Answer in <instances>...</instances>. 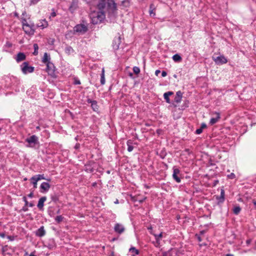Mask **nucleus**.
<instances>
[{
    "label": "nucleus",
    "mask_w": 256,
    "mask_h": 256,
    "mask_svg": "<svg viewBox=\"0 0 256 256\" xmlns=\"http://www.w3.org/2000/svg\"><path fill=\"white\" fill-rule=\"evenodd\" d=\"M212 59L216 64L218 65H222L228 62L227 58L224 55H220L216 58L213 56Z\"/></svg>",
    "instance_id": "obj_7"
},
{
    "label": "nucleus",
    "mask_w": 256,
    "mask_h": 256,
    "mask_svg": "<svg viewBox=\"0 0 256 256\" xmlns=\"http://www.w3.org/2000/svg\"><path fill=\"white\" fill-rule=\"evenodd\" d=\"M48 26V22L46 20H42L40 22V23L38 25V27H41L42 28H46Z\"/></svg>",
    "instance_id": "obj_29"
},
{
    "label": "nucleus",
    "mask_w": 256,
    "mask_h": 256,
    "mask_svg": "<svg viewBox=\"0 0 256 256\" xmlns=\"http://www.w3.org/2000/svg\"><path fill=\"white\" fill-rule=\"evenodd\" d=\"M34 204H33V202H28V206H30V207H33L34 206Z\"/></svg>",
    "instance_id": "obj_60"
},
{
    "label": "nucleus",
    "mask_w": 256,
    "mask_h": 256,
    "mask_svg": "<svg viewBox=\"0 0 256 256\" xmlns=\"http://www.w3.org/2000/svg\"><path fill=\"white\" fill-rule=\"evenodd\" d=\"M235 177L236 176L234 173H231L230 174L228 175V178L230 179H234L235 178Z\"/></svg>",
    "instance_id": "obj_47"
},
{
    "label": "nucleus",
    "mask_w": 256,
    "mask_h": 256,
    "mask_svg": "<svg viewBox=\"0 0 256 256\" xmlns=\"http://www.w3.org/2000/svg\"><path fill=\"white\" fill-rule=\"evenodd\" d=\"M109 256H114V252H112Z\"/></svg>",
    "instance_id": "obj_63"
},
{
    "label": "nucleus",
    "mask_w": 256,
    "mask_h": 256,
    "mask_svg": "<svg viewBox=\"0 0 256 256\" xmlns=\"http://www.w3.org/2000/svg\"><path fill=\"white\" fill-rule=\"evenodd\" d=\"M50 187V184L46 182H43L40 186V189L41 192H46L48 191Z\"/></svg>",
    "instance_id": "obj_13"
},
{
    "label": "nucleus",
    "mask_w": 256,
    "mask_h": 256,
    "mask_svg": "<svg viewBox=\"0 0 256 256\" xmlns=\"http://www.w3.org/2000/svg\"><path fill=\"white\" fill-rule=\"evenodd\" d=\"M226 256H234V255L231 254H226Z\"/></svg>",
    "instance_id": "obj_62"
},
{
    "label": "nucleus",
    "mask_w": 256,
    "mask_h": 256,
    "mask_svg": "<svg viewBox=\"0 0 256 256\" xmlns=\"http://www.w3.org/2000/svg\"><path fill=\"white\" fill-rule=\"evenodd\" d=\"M91 108L94 112H96L98 110L99 106L96 100H94L92 103L91 104Z\"/></svg>",
    "instance_id": "obj_24"
},
{
    "label": "nucleus",
    "mask_w": 256,
    "mask_h": 256,
    "mask_svg": "<svg viewBox=\"0 0 256 256\" xmlns=\"http://www.w3.org/2000/svg\"><path fill=\"white\" fill-rule=\"evenodd\" d=\"M216 198L218 200V204H222L224 202L225 198L224 197H222V196H216Z\"/></svg>",
    "instance_id": "obj_34"
},
{
    "label": "nucleus",
    "mask_w": 256,
    "mask_h": 256,
    "mask_svg": "<svg viewBox=\"0 0 256 256\" xmlns=\"http://www.w3.org/2000/svg\"><path fill=\"white\" fill-rule=\"evenodd\" d=\"M74 84L77 85V84H80V82L78 78H74Z\"/></svg>",
    "instance_id": "obj_43"
},
{
    "label": "nucleus",
    "mask_w": 256,
    "mask_h": 256,
    "mask_svg": "<svg viewBox=\"0 0 256 256\" xmlns=\"http://www.w3.org/2000/svg\"><path fill=\"white\" fill-rule=\"evenodd\" d=\"M74 49L70 46H68L65 48V52L66 54H70L74 52Z\"/></svg>",
    "instance_id": "obj_33"
},
{
    "label": "nucleus",
    "mask_w": 256,
    "mask_h": 256,
    "mask_svg": "<svg viewBox=\"0 0 256 256\" xmlns=\"http://www.w3.org/2000/svg\"><path fill=\"white\" fill-rule=\"evenodd\" d=\"M80 147V144H76L74 146V148L77 150V149L79 148Z\"/></svg>",
    "instance_id": "obj_61"
},
{
    "label": "nucleus",
    "mask_w": 256,
    "mask_h": 256,
    "mask_svg": "<svg viewBox=\"0 0 256 256\" xmlns=\"http://www.w3.org/2000/svg\"><path fill=\"white\" fill-rule=\"evenodd\" d=\"M216 118H212L210 120V124L211 125H213V124H215L216 123L220 118V114L219 113L216 112Z\"/></svg>",
    "instance_id": "obj_20"
},
{
    "label": "nucleus",
    "mask_w": 256,
    "mask_h": 256,
    "mask_svg": "<svg viewBox=\"0 0 256 256\" xmlns=\"http://www.w3.org/2000/svg\"><path fill=\"white\" fill-rule=\"evenodd\" d=\"M172 170H173L172 178L177 182H178V183L180 182L181 179L178 176V174H179L180 173V170L178 168H177L176 166H174L173 167Z\"/></svg>",
    "instance_id": "obj_10"
},
{
    "label": "nucleus",
    "mask_w": 256,
    "mask_h": 256,
    "mask_svg": "<svg viewBox=\"0 0 256 256\" xmlns=\"http://www.w3.org/2000/svg\"><path fill=\"white\" fill-rule=\"evenodd\" d=\"M46 196H42L39 199L38 204H37V206L39 208L40 210H43L44 202L46 201Z\"/></svg>",
    "instance_id": "obj_16"
},
{
    "label": "nucleus",
    "mask_w": 256,
    "mask_h": 256,
    "mask_svg": "<svg viewBox=\"0 0 256 256\" xmlns=\"http://www.w3.org/2000/svg\"><path fill=\"white\" fill-rule=\"evenodd\" d=\"M52 244H48V246H47V247L51 250V249H52L56 247V245L54 243V241L52 240Z\"/></svg>",
    "instance_id": "obj_41"
},
{
    "label": "nucleus",
    "mask_w": 256,
    "mask_h": 256,
    "mask_svg": "<svg viewBox=\"0 0 256 256\" xmlns=\"http://www.w3.org/2000/svg\"><path fill=\"white\" fill-rule=\"evenodd\" d=\"M252 239L250 238V239H248L246 240V244H247V246H248L250 244L251 242H252Z\"/></svg>",
    "instance_id": "obj_54"
},
{
    "label": "nucleus",
    "mask_w": 256,
    "mask_h": 256,
    "mask_svg": "<svg viewBox=\"0 0 256 256\" xmlns=\"http://www.w3.org/2000/svg\"><path fill=\"white\" fill-rule=\"evenodd\" d=\"M31 184L33 185L34 188H37V183L38 180H37L35 178L32 176L30 179Z\"/></svg>",
    "instance_id": "obj_30"
},
{
    "label": "nucleus",
    "mask_w": 256,
    "mask_h": 256,
    "mask_svg": "<svg viewBox=\"0 0 256 256\" xmlns=\"http://www.w3.org/2000/svg\"><path fill=\"white\" fill-rule=\"evenodd\" d=\"M56 16V12H52L51 13L50 16V18H51V17L54 18V17H55Z\"/></svg>",
    "instance_id": "obj_56"
},
{
    "label": "nucleus",
    "mask_w": 256,
    "mask_h": 256,
    "mask_svg": "<svg viewBox=\"0 0 256 256\" xmlns=\"http://www.w3.org/2000/svg\"><path fill=\"white\" fill-rule=\"evenodd\" d=\"M64 219V217H63L62 216H58L55 218V221L58 223H60Z\"/></svg>",
    "instance_id": "obj_35"
},
{
    "label": "nucleus",
    "mask_w": 256,
    "mask_h": 256,
    "mask_svg": "<svg viewBox=\"0 0 256 256\" xmlns=\"http://www.w3.org/2000/svg\"><path fill=\"white\" fill-rule=\"evenodd\" d=\"M28 196L30 198H32L34 197V192H31L28 195Z\"/></svg>",
    "instance_id": "obj_53"
},
{
    "label": "nucleus",
    "mask_w": 256,
    "mask_h": 256,
    "mask_svg": "<svg viewBox=\"0 0 256 256\" xmlns=\"http://www.w3.org/2000/svg\"><path fill=\"white\" fill-rule=\"evenodd\" d=\"M85 166L86 167L85 170L88 172H93L94 171V169L92 168H91L89 164H86Z\"/></svg>",
    "instance_id": "obj_38"
},
{
    "label": "nucleus",
    "mask_w": 256,
    "mask_h": 256,
    "mask_svg": "<svg viewBox=\"0 0 256 256\" xmlns=\"http://www.w3.org/2000/svg\"><path fill=\"white\" fill-rule=\"evenodd\" d=\"M106 9L108 14V17L111 18H116L118 9L116 4L114 0H110L108 2Z\"/></svg>",
    "instance_id": "obj_3"
},
{
    "label": "nucleus",
    "mask_w": 256,
    "mask_h": 256,
    "mask_svg": "<svg viewBox=\"0 0 256 256\" xmlns=\"http://www.w3.org/2000/svg\"><path fill=\"white\" fill-rule=\"evenodd\" d=\"M14 59L17 62H20L26 59V56L24 52H20L16 54Z\"/></svg>",
    "instance_id": "obj_14"
},
{
    "label": "nucleus",
    "mask_w": 256,
    "mask_h": 256,
    "mask_svg": "<svg viewBox=\"0 0 256 256\" xmlns=\"http://www.w3.org/2000/svg\"><path fill=\"white\" fill-rule=\"evenodd\" d=\"M29 256H36L34 255L33 253H30V254L29 255Z\"/></svg>",
    "instance_id": "obj_64"
},
{
    "label": "nucleus",
    "mask_w": 256,
    "mask_h": 256,
    "mask_svg": "<svg viewBox=\"0 0 256 256\" xmlns=\"http://www.w3.org/2000/svg\"><path fill=\"white\" fill-rule=\"evenodd\" d=\"M202 132V130L200 128H198L196 132H195V134H200Z\"/></svg>",
    "instance_id": "obj_46"
},
{
    "label": "nucleus",
    "mask_w": 256,
    "mask_h": 256,
    "mask_svg": "<svg viewBox=\"0 0 256 256\" xmlns=\"http://www.w3.org/2000/svg\"><path fill=\"white\" fill-rule=\"evenodd\" d=\"M94 100H91L90 98H88V99L86 100V102H88V104H91L92 103V102H94Z\"/></svg>",
    "instance_id": "obj_55"
},
{
    "label": "nucleus",
    "mask_w": 256,
    "mask_h": 256,
    "mask_svg": "<svg viewBox=\"0 0 256 256\" xmlns=\"http://www.w3.org/2000/svg\"><path fill=\"white\" fill-rule=\"evenodd\" d=\"M104 70L103 68L102 70V72L100 75V84L102 85H104L105 84V78H104Z\"/></svg>",
    "instance_id": "obj_32"
},
{
    "label": "nucleus",
    "mask_w": 256,
    "mask_h": 256,
    "mask_svg": "<svg viewBox=\"0 0 256 256\" xmlns=\"http://www.w3.org/2000/svg\"><path fill=\"white\" fill-rule=\"evenodd\" d=\"M220 196H222V197L224 198L225 192H224V190L223 188H222L220 190Z\"/></svg>",
    "instance_id": "obj_50"
},
{
    "label": "nucleus",
    "mask_w": 256,
    "mask_h": 256,
    "mask_svg": "<svg viewBox=\"0 0 256 256\" xmlns=\"http://www.w3.org/2000/svg\"><path fill=\"white\" fill-rule=\"evenodd\" d=\"M131 0H123L122 1L120 6L124 8H128L131 4Z\"/></svg>",
    "instance_id": "obj_25"
},
{
    "label": "nucleus",
    "mask_w": 256,
    "mask_h": 256,
    "mask_svg": "<svg viewBox=\"0 0 256 256\" xmlns=\"http://www.w3.org/2000/svg\"><path fill=\"white\" fill-rule=\"evenodd\" d=\"M46 66V71L48 75L52 78H56L57 76L56 73V68L54 64L52 62H48Z\"/></svg>",
    "instance_id": "obj_5"
},
{
    "label": "nucleus",
    "mask_w": 256,
    "mask_h": 256,
    "mask_svg": "<svg viewBox=\"0 0 256 256\" xmlns=\"http://www.w3.org/2000/svg\"><path fill=\"white\" fill-rule=\"evenodd\" d=\"M205 233H206V230H202L200 232V234H200V236H201L202 235L204 234Z\"/></svg>",
    "instance_id": "obj_58"
},
{
    "label": "nucleus",
    "mask_w": 256,
    "mask_h": 256,
    "mask_svg": "<svg viewBox=\"0 0 256 256\" xmlns=\"http://www.w3.org/2000/svg\"><path fill=\"white\" fill-rule=\"evenodd\" d=\"M60 196V194L59 192H54L53 194H52L50 196L52 201L54 203L58 202Z\"/></svg>",
    "instance_id": "obj_18"
},
{
    "label": "nucleus",
    "mask_w": 256,
    "mask_h": 256,
    "mask_svg": "<svg viewBox=\"0 0 256 256\" xmlns=\"http://www.w3.org/2000/svg\"><path fill=\"white\" fill-rule=\"evenodd\" d=\"M22 200L24 202V205L28 206V201L27 198L26 196H23Z\"/></svg>",
    "instance_id": "obj_48"
},
{
    "label": "nucleus",
    "mask_w": 256,
    "mask_h": 256,
    "mask_svg": "<svg viewBox=\"0 0 256 256\" xmlns=\"http://www.w3.org/2000/svg\"><path fill=\"white\" fill-rule=\"evenodd\" d=\"M118 36H116L112 43V46L114 50L116 51L118 50L120 45L121 43V37L119 34Z\"/></svg>",
    "instance_id": "obj_8"
},
{
    "label": "nucleus",
    "mask_w": 256,
    "mask_h": 256,
    "mask_svg": "<svg viewBox=\"0 0 256 256\" xmlns=\"http://www.w3.org/2000/svg\"><path fill=\"white\" fill-rule=\"evenodd\" d=\"M110 2V0H100L98 4V8L100 10L102 15H104V12H103L104 9L106 8V6L108 5V2Z\"/></svg>",
    "instance_id": "obj_9"
},
{
    "label": "nucleus",
    "mask_w": 256,
    "mask_h": 256,
    "mask_svg": "<svg viewBox=\"0 0 256 256\" xmlns=\"http://www.w3.org/2000/svg\"><path fill=\"white\" fill-rule=\"evenodd\" d=\"M89 24L86 20H82L79 24H76L73 28L74 34H84L88 30Z\"/></svg>",
    "instance_id": "obj_1"
},
{
    "label": "nucleus",
    "mask_w": 256,
    "mask_h": 256,
    "mask_svg": "<svg viewBox=\"0 0 256 256\" xmlns=\"http://www.w3.org/2000/svg\"><path fill=\"white\" fill-rule=\"evenodd\" d=\"M0 236L2 238H4L6 236V234L4 232L0 233Z\"/></svg>",
    "instance_id": "obj_59"
},
{
    "label": "nucleus",
    "mask_w": 256,
    "mask_h": 256,
    "mask_svg": "<svg viewBox=\"0 0 256 256\" xmlns=\"http://www.w3.org/2000/svg\"><path fill=\"white\" fill-rule=\"evenodd\" d=\"M241 210L242 208L240 206H236L233 208V212L234 214L238 215L240 213Z\"/></svg>",
    "instance_id": "obj_28"
},
{
    "label": "nucleus",
    "mask_w": 256,
    "mask_h": 256,
    "mask_svg": "<svg viewBox=\"0 0 256 256\" xmlns=\"http://www.w3.org/2000/svg\"><path fill=\"white\" fill-rule=\"evenodd\" d=\"M28 210V206L24 205L22 208L20 210V212H26Z\"/></svg>",
    "instance_id": "obj_42"
},
{
    "label": "nucleus",
    "mask_w": 256,
    "mask_h": 256,
    "mask_svg": "<svg viewBox=\"0 0 256 256\" xmlns=\"http://www.w3.org/2000/svg\"><path fill=\"white\" fill-rule=\"evenodd\" d=\"M195 236L197 238L198 242H200L202 241V238L200 236V234H196Z\"/></svg>",
    "instance_id": "obj_49"
},
{
    "label": "nucleus",
    "mask_w": 256,
    "mask_h": 256,
    "mask_svg": "<svg viewBox=\"0 0 256 256\" xmlns=\"http://www.w3.org/2000/svg\"><path fill=\"white\" fill-rule=\"evenodd\" d=\"M50 60V55H48L46 52H45L42 59V62L46 64L48 62H51Z\"/></svg>",
    "instance_id": "obj_21"
},
{
    "label": "nucleus",
    "mask_w": 256,
    "mask_h": 256,
    "mask_svg": "<svg viewBox=\"0 0 256 256\" xmlns=\"http://www.w3.org/2000/svg\"><path fill=\"white\" fill-rule=\"evenodd\" d=\"M33 177L35 178L38 181H39L40 180H46V178H44V174H36V175L34 176Z\"/></svg>",
    "instance_id": "obj_31"
},
{
    "label": "nucleus",
    "mask_w": 256,
    "mask_h": 256,
    "mask_svg": "<svg viewBox=\"0 0 256 256\" xmlns=\"http://www.w3.org/2000/svg\"><path fill=\"white\" fill-rule=\"evenodd\" d=\"M132 140H128L126 142V144L128 146V152H131L134 149V146H132Z\"/></svg>",
    "instance_id": "obj_27"
},
{
    "label": "nucleus",
    "mask_w": 256,
    "mask_h": 256,
    "mask_svg": "<svg viewBox=\"0 0 256 256\" xmlns=\"http://www.w3.org/2000/svg\"><path fill=\"white\" fill-rule=\"evenodd\" d=\"M157 154L158 155L160 158L162 159H164L166 156L167 153L166 152V150L164 148H163L158 153V152H156Z\"/></svg>",
    "instance_id": "obj_23"
},
{
    "label": "nucleus",
    "mask_w": 256,
    "mask_h": 256,
    "mask_svg": "<svg viewBox=\"0 0 256 256\" xmlns=\"http://www.w3.org/2000/svg\"><path fill=\"white\" fill-rule=\"evenodd\" d=\"M25 142L28 143V144L26 145L28 148H35L36 146H39L40 145L38 138L36 135H32L27 138L25 140Z\"/></svg>",
    "instance_id": "obj_4"
},
{
    "label": "nucleus",
    "mask_w": 256,
    "mask_h": 256,
    "mask_svg": "<svg viewBox=\"0 0 256 256\" xmlns=\"http://www.w3.org/2000/svg\"><path fill=\"white\" fill-rule=\"evenodd\" d=\"M182 98V93L181 91L179 90L176 92V94L174 98V102L176 104L180 103Z\"/></svg>",
    "instance_id": "obj_17"
},
{
    "label": "nucleus",
    "mask_w": 256,
    "mask_h": 256,
    "mask_svg": "<svg viewBox=\"0 0 256 256\" xmlns=\"http://www.w3.org/2000/svg\"><path fill=\"white\" fill-rule=\"evenodd\" d=\"M78 8V0H72L68 10L71 13H74Z\"/></svg>",
    "instance_id": "obj_11"
},
{
    "label": "nucleus",
    "mask_w": 256,
    "mask_h": 256,
    "mask_svg": "<svg viewBox=\"0 0 256 256\" xmlns=\"http://www.w3.org/2000/svg\"><path fill=\"white\" fill-rule=\"evenodd\" d=\"M166 75H167V72L164 70H162V76L165 77L166 76Z\"/></svg>",
    "instance_id": "obj_51"
},
{
    "label": "nucleus",
    "mask_w": 256,
    "mask_h": 256,
    "mask_svg": "<svg viewBox=\"0 0 256 256\" xmlns=\"http://www.w3.org/2000/svg\"><path fill=\"white\" fill-rule=\"evenodd\" d=\"M206 128V124L204 122L202 123L200 126V128L203 130V129Z\"/></svg>",
    "instance_id": "obj_52"
},
{
    "label": "nucleus",
    "mask_w": 256,
    "mask_h": 256,
    "mask_svg": "<svg viewBox=\"0 0 256 256\" xmlns=\"http://www.w3.org/2000/svg\"><path fill=\"white\" fill-rule=\"evenodd\" d=\"M22 28L24 32L28 36H32L35 32V26L33 22H28L26 18L21 19Z\"/></svg>",
    "instance_id": "obj_2"
},
{
    "label": "nucleus",
    "mask_w": 256,
    "mask_h": 256,
    "mask_svg": "<svg viewBox=\"0 0 256 256\" xmlns=\"http://www.w3.org/2000/svg\"><path fill=\"white\" fill-rule=\"evenodd\" d=\"M154 10V5L151 4L150 6L149 12L150 16H152L153 14V16H155V13L153 12Z\"/></svg>",
    "instance_id": "obj_40"
},
{
    "label": "nucleus",
    "mask_w": 256,
    "mask_h": 256,
    "mask_svg": "<svg viewBox=\"0 0 256 256\" xmlns=\"http://www.w3.org/2000/svg\"><path fill=\"white\" fill-rule=\"evenodd\" d=\"M34 52H33V54L34 56H36L38 54V46L37 44H34Z\"/></svg>",
    "instance_id": "obj_36"
},
{
    "label": "nucleus",
    "mask_w": 256,
    "mask_h": 256,
    "mask_svg": "<svg viewBox=\"0 0 256 256\" xmlns=\"http://www.w3.org/2000/svg\"><path fill=\"white\" fill-rule=\"evenodd\" d=\"M174 94V92L172 91H168V92H166L164 93V98L166 102L168 103H170V96H172Z\"/></svg>",
    "instance_id": "obj_19"
},
{
    "label": "nucleus",
    "mask_w": 256,
    "mask_h": 256,
    "mask_svg": "<svg viewBox=\"0 0 256 256\" xmlns=\"http://www.w3.org/2000/svg\"><path fill=\"white\" fill-rule=\"evenodd\" d=\"M160 72V70H156L155 71V74L158 76V74Z\"/></svg>",
    "instance_id": "obj_57"
},
{
    "label": "nucleus",
    "mask_w": 256,
    "mask_h": 256,
    "mask_svg": "<svg viewBox=\"0 0 256 256\" xmlns=\"http://www.w3.org/2000/svg\"><path fill=\"white\" fill-rule=\"evenodd\" d=\"M172 58L173 60L176 62H180L182 60V58L178 54H174L172 56Z\"/></svg>",
    "instance_id": "obj_22"
},
{
    "label": "nucleus",
    "mask_w": 256,
    "mask_h": 256,
    "mask_svg": "<svg viewBox=\"0 0 256 256\" xmlns=\"http://www.w3.org/2000/svg\"><path fill=\"white\" fill-rule=\"evenodd\" d=\"M20 69L24 74H26L28 73L34 72V68L32 66H30L28 62H24L20 65Z\"/></svg>",
    "instance_id": "obj_6"
},
{
    "label": "nucleus",
    "mask_w": 256,
    "mask_h": 256,
    "mask_svg": "<svg viewBox=\"0 0 256 256\" xmlns=\"http://www.w3.org/2000/svg\"><path fill=\"white\" fill-rule=\"evenodd\" d=\"M154 236L156 238V242H159L160 239L162 238V233L160 232V234H154Z\"/></svg>",
    "instance_id": "obj_37"
},
{
    "label": "nucleus",
    "mask_w": 256,
    "mask_h": 256,
    "mask_svg": "<svg viewBox=\"0 0 256 256\" xmlns=\"http://www.w3.org/2000/svg\"><path fill=\"white\" fill-rule=\"evenodd\" d=\"M46 232L43 226L38 229L35 232L36 235L39 237L44 236L46 234Z\"/></svg>",
    "instance_id": "obj_15"
},
{
    "label": "nucleus",
    "mask_w": 256,
    "mask_h": 256,
    "mask_svg": "<svg viewBox=\"0 0 256 256\" xmlns=\"http://www.w3.org/2000/svg\"><path fill=\"white\" fill-rule=\"evenodd\" d=\"M132 70H133L134 72L136 74H138L140 72V68L138 66H134Z\"/></svg>",
    "instance_id": "obj_39"
},
{
    "label": "nucleus",
    "mask_w": 256,
    "mask_h": 256,
    "mask_svg": "<svg viewBox=\"0 0 256 256\" xmlns=\"http://www.w3.org/2000/svg\"><path fill=\"white\" fill-rule=\"evenodd\" d=\"M129 252L132 254V256H136V255H138L140 253L139 250L133 246L129 249Z\"/></svg>",
    "instance_id": "obj_26"
},
{
    "label": "nucleus",
    "mask_w": 256,
    "mask_h": 256,
    "mask_svg": "<svg viewBox=\"0 0 256 256\" xmlns=\"http://www.w3.org/2000/svg\"><path fill=\"white\" fill-rule=\"evenodd\" d=\"M6 132V130L2 127H0V135L4 134Z\"/></svg>",
    "instance_id": "obj_44"
},
{
    "label": "nucleus",
    "mask_w": 256,
    "mask_h": 256,
    "mask_svg": "<svg viewBox=\"0 0 256 256\" xmlns=\"http://www.w3.org/2000/svg\"><path fill=\"white\" fill-rule=\"evenodd\" d=\"M114 229V232L118 234H122L125 230L124 226L119 223H116L115 224Z\"/></svg>",
    "instance_id": "obj_12"
},
{
    "label": "nucleus",
    "mask_w": 256,
    "mask_h": 256,
    "mask_svg": "<svg viewBox=\"0 0 256 256\" xmlns=\"http://www.w3.org/2000/svg\"><path fill=\"white\" fill-rule=\"evenodd\" d=\"M40 0H30V5H34L36 4Z\"/></svg>",
    "instance_id": "obj_45"
}]
</instances>
